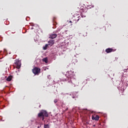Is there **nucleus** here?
I'll return each mask as SVG.
<instances>
[{
  "mask_svg": "<svg viewBox=\"0 0 128 128\" xmlns=\"http://www.w3.org/2000/svg\"><path fill=\"white\" fill-rule=\"evenodd\" d=\"M76 84H78V80H76V78H70V80L68 81L67 86L70 88H72V86H76Z\"/></svg>",
  "mask_w": 128,
  "mask_h": 128,
  "instance_id": "1",
  "label": "nucleus"
},
{
  "mask_svg": "<svg viewBox=\"0 0 128 128\" xmlns=\"http://www.w3.org/2000/svg\"><path fill=\"white\" fill-rule=\"evenodd\" d=\"M48 114L44 110H42L38 114V118H42V120H44V118H48Z\"/></svg>",
  "mask_w": 128,
  "mask_h": 128,
  "instance_id": "2",
  "label": "nucleus"
},
{
  "mask_svg": "<svg viewBox=\"0 0 128 128\" xmlns=\"http://www.w3.org/2000/svg\"><path fill=\"white\" fill-rule=\"evenodd\" d=\"M32 72L35 76L36 74H38L40 72V68H38V67H35L32 70Z\"/></svg>",
  "mask_w": 128,
  "mask_h": 128,
  "instance_id": "3",
  "label": "nucleus"
},
{
  "mask_svg": "<svg viewBox=\"0 0 128 128\" xmlns=\"http://www.w3.org/2000/svg\"><path fill=\"white\" fill-rule=\"evenodd\" d=\"M14 64L16 66V68H20L22 63H20V60H14Z\"/></svg>",
  "mask_w": 128,
  "mask_h": 128,
  "instance_id": "4",
  "label": "nucleus"
},
{
  "mask_svg": "<svg viewBox=\"0 0 128 128\" xmlns=\"http://www.w3.org/2000/svg\"><path fill=\"white\" fill-rule=\"evenodd\" d=\"M48 46H52L54 44V40H50L48 42Z\"/></svg>",
  "mask_w": 128,
  "mask_h": 128,
  "instance_id": "5",
  "label": "nucleus"
},
{
  "mask_svg": "<svg viewBox=\"0 0 128 128\" xmlns=\"http://www.w3.org/2000/svg\"><path fill=\"white\" fill-rule=\"evenodd\" d=\"M106 52L107 54H110V52H114V49L111 48H108L106 50Z\"/></svg>",
  "mask_w": 128,
  "mask_h": 128,
  "instance_id": "6",
  "label": "nucleus"
},
{
  "mask_svg": "<svg viewBox=\"0 0 128 128\" xmlns=\"http://www.w3.org/2000/svg\"><path fill=\"white\" fill-rule=\"evenodd\" d=\"M57 36H58V35H56V34H54L50 35L49 38H50L54 39V38H56Z\"/></svg>",
  "mask_w": 128,
  "mask_h": 128,
  "instance_id": "7",
  "label": "nucleus"
},
{
  "mask_svg": "<svg viewBox=\"0 0 128 128\" xmlns=\"http://www.w3.org/2000/svg\"><path fill=\"white\" fill-rule=\"evenodd\" d=\"M12 80V76H8V78L6 79L7 82H10Z\"/></svg>",
  "mask_w": 128,
  "mask_h": 128,
  "instance_id": "8",
  "label": "nucleus"
},
{
  "mask_svg": "<svg viewBox=\"0 0 128 128\" xmlns=\"http://www.w3.org/2000/svg\"><path fill=\"white\" fill-rule=\"evenodd\" d=\"M82 18H86V16H82V14H81V17L80 16H78V19L77 20V22H78V20H82Z\"/></svg>",
  "mask_w": 128,
  "mask_h": 128,
  "instance_id": "9",
  "label": "nucleus"
},
{
  "mask_svg": "<svg viewBox=\"0 0 128 128\" xmlns=\"http://www.w3.org/2000/svg\"><path fill=\"white\" fill-rule=\"evenodd\" d=\"M100 120V116L96 115L95 116V120Z\"/></svg>",
  "mask_w": 128,
  "mask_h": 128,
  "instance_id": "10",
  "label": "nucleus"
},
{
  "mask_svg": "<svg viewBox=\"0 0 128 128\" xmlns=\"http://www.w3.org/2000/svg\"><path fill=\"white\" fill-rule=\"evenodd\" d=\"M48 44H46L43 47V50H46L48 48Z\"/></svg>",
  "mask_w": 128,
  "mask_h": 128,
  "instance_id": "11",
  "label": "nucleus"
},
{
  "mask_svg": "<svg viewBox=\"0 0 128 128\" xmlns=\"http://www.w3.org/2000/svg\"><path fill=\"white\" fill-rule=\"evenodd\" d=\"M43 62H44L46 64L48 62V58H46L43 59Z\"/></svg>",
  "mask_w": 128,
  "mask_h": 128,
  "instance_id": "12",
  "label": "nucleus"
},
{
  "mask_svg": "<svg viewBox=\"0 0 128 128\" xmlns=\"http://www.w3.org/2000/svg\"><path fill=\"white\" fill-rule=\"evenodd\" d=\"M44 128H50V126L48 124H44Z\"/></svg>",
  "mask_w": 128,
  "mask_h": 128,
  "instance_id": "13",
  "label": "nucleus"
},
{
  "mask_svg": "<svg viewBox=\"0 0 128 128\" xmlns=\"http://www.w3.org/2000/svg\"><path fill=\"white\" fill-rule=\"evenodd\" d=\"M92 120H96V117L94 116H92Z\"/></svg>",
  "mask_w": 128,
  "mask_h": 128,
  "instance_id": "14",
  "label": "nucleus"
},
{
  "mask_svg": "<svg viewBox=\"0 0 128 128\" xmlns=\"http://www.w3.org/2000/svg\"><path fill=\"white\" fill-rule=\"evenodd\" d=\"M57 102H58V99H55V100H54V104H56Z\"/></svg>",
  "mask_w": 128,
  "mask_h": 128,
  "instance_id": "15",
  "label": "nucleus"
},
{
  "mask_svg": "<svg viewBox=\"0 0 128 128\" xmlns=\"http://www.w3.org/2000/svg\"><path fill=\"white\" fill-rule=\"evenodd\" d=\"M40 126H38V128H40V126H42V125H40Z\"/></svg>",
  "mask_w": 128,
  "mask_h": 128,
  "instance_id": "16",
  "label": "nucleus"
},
{
  "mask_svg": "<svg viewBox=\"0 0 128 128\" xmlns=\"http://www.w3.org/2000/svg\"><path fill=\"white\" fill-rule=\"evenodd\" d=\"M70 22H71V23H72V21L70 20Z\"/></svg>",
  "mask_w": 128,
  "mask_h": 128,
  "instance_id": "17",
  "label": "nucleus"
},
{
  "mask_svg": "<svg viewBox=\"0 0 128 128\" xmlns=\"http://www.w3.org/2000/svg\"><path fill=\"white\" fill-rule=\"evenodd\" d=\"M93 126H94V127L96 126V125H94Z\"/></svg>",
  "mask_w": 128,
  "mask_h": 128,
  "instance_id": "18",
  "label": "nucleus"
},
{
  "mask_svg": "<svg viewBox=\"0 0 128 128\" xmlns=\"http://www.w3.org/2000/svg\"><path fill=\"white\" fill-rule=\"evenodd\" d=\"M66 110H68V108L66 109Z\"/></svg>",
  "mask_w": 128,
  "mask_h": 128,
  "instance_id": "19",
  "label": "nucleus"
},
{
  "mask_svg": "<svg viewBox=\"0 0 128 128\" xmlns=\"http://www.w3.org/2000/svg\"><path fill=\"white\" fill-rule=\"evenodd\" d=\"M6 50H4V51L6 52Z\"/></svg>",
  "mask_w": 128,
  "mask_h": 128,
  "instance_id": "20",
  "label": "nucleus"
},
{
  "mask_svg": "<svg viewBox=\"0 0 128 128\" xmlns=\"http://www.w3.org/2000/svg\"><path fill=\"white\" fill-rule=\"evenodd\" d=\"M73 98H74V97H72Z\"/></svg>",
  "mask_w": 128,
  "mask_h": 128,
  "instance_id": "21",
  "label": "nucleus"
},
{
  "mask_svg": "<svg viewBox=\"0 0 128 128\" xmlns=\"http://www.w3.org/2000/svg\"><path fill=\"white\" fill-rule=\"evenodd\" d=\"M71 26H72V24H71Z\"/></svg>",
  "mask_w": 128,
  "mask_h": 128,
  "instance_id": "22",
  "label": "nucleus"
}]
</instances>
